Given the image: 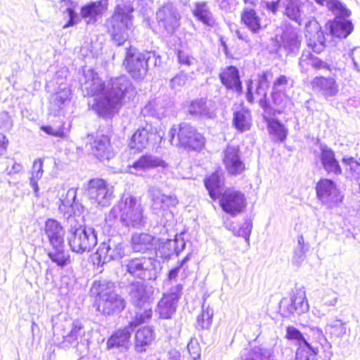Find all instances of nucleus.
Returning <instances> with one entry per match:
<instances>
[{
    "mask_svg": "<svg viewBox=\"0 0 360 360\" xmlns=\"http://www.w3.org/2000/svg\"><path fill=\"white\" fill-rule=\"evenodd\" d=\"M223 163L228 173L238 175L245 170L244 162L240 156L239 147L229 145L223 151Z\"/></svg>",
    "mask_w": 360,
    "mask_h": 360,
    "instance_id": "f3484780",
    "label": "nucleus"
},
{
    "mask_svg": "<svg viewBox=\"0 0 360 360\" xmlns=\"http://www.w3.org/2000/svg\"><path fill=\"white\" fill-rule=\"evenodd\" d=\"M278 49L283 47L288 53H296L300 46V40L297 34L291 30L284 31L280 39L276 37Z\"/></svg>",
    "mask_w": 360,
    "mask_h": 360,
    "instance_id": "72a5a7b5",
    "label": "nucleus"
},
{
    "mask_svg": "<svg viewBox=\"0 0 360 360\" xmlns=\"http://www.w3.org/2000/svg\"><path fill=\"white\" fill-rule=\"evenodd\" d=\"M307 340L317 347V345H320L323 347L328 343V340L323 335L322 330L316 327L310 328L308 334V339Z\"/></svg>",
    "mask_w": 360,
    "mask_h": 360,
    "instance_id": "bf43d9fd",
    "label": "nucleus"
},
{
    "mask_svg": "<svg viewBox=\"0 0 360 360\" xmlns=\"http://www.w3.org/2000/svg\"><path fill=\"white\" fill-rule=\"evenodd\" d=\"M297 242V245L294 250L292 262L293 264L300 266L306 258L307 248L304 247V240L302 236H298Z\"/></svg>",
    "mask_w": 360,
    "mask_h": 360,
    "instance_id": "13d9d810",
    "label": "nucleus"
},
{
    "mask_svg": "<svg viewBox=\"0 0 360 360\" xmlns=\"http://www.w3.org/2000/svg\"><path fill=\"white\" fill-rule=\"evenodd\" d=\"M284 14L290 20L299 24L301 22V2L300 0H281Z\"/></svg>",
    "mask_w": 360,
    "mask_h": 360,
    "instance_id": "c03bdc74",
    "label": "nucleus"
},
{
    "mask_svg": "<svg viewBox=\"0 0 360 360\" xmlns=\"http://www.w3.org/2000/svg\"><path fill=\"white\" fill-rule=\"evenodd\" d=\"M108 4V0L90 1L81 8V17L88 25H94L107 11Z\"/></svg>",
    "mask_w": 360,
    "mask_h": 360,
    "instance_id": "6ab92c4d",
    "label": "nucleus"
},
{
    "mask_svg": "<svg viewBox=\"0 0 360 360\" xmlns=\"http://www.w3.org/2000/svg\"><path fill=\"white\" fill-rule=\"evenodd\" d=\"M136 308L137 311L135 312L134 316L132 318L128 325L131 328H133V330L139 324L149 321L151 319L153 314L150 305L143 306L142 308Z\"/></svg>",
    "mask_w": 360,
    "mask_h": 360,
    "instance_id": "09e8293b",
    "label": "nucleus"
},
{
    "mask_svg": "<svg viewBox=\"0 0 360 360\" xmlns=\"http://www.w3.org/2000/svg\"><path fill=\"white\" fill-rule=\"evenodd\" d=\"M167 163L158 157L152 155H144L141 156L130 167V173L141 175L143 172L150 169L162 167H167Z\"/></svg>",
    "mask_w": 360,
    "mask_h": 360,
    "instance_id": "5701e85b",
    "label": "nucleus"
},
{
    "mask_svg": "<svg viewBox=\"0 0 360 360\" xmlns=\"http://www.w3.org/2000/svg\"><path fill=\"white\" fill-rule=\"evenodd\" d=\"M342 162L346 165L347 169L349 171L352 176L355 179H360V163L354 158H344Z\"/></svg>",
    "mask_w": 360,
    "mask_h": 360,
    "instance_id": "680f3d73",
    "label": "nucleus"
},
{
    "mask_svg": "<svg viewBox=\"0 0 360 360\" xmlns=\"http://www.w3.org/2000/svg\"><path fill=\"white\" fill-rule=\"evenodd\" d=\"M354 29L353 25L350 20L345 18H335L330 23V32L338 38H346L351 34Z\"/></svg>",
    "mask_w": 360,
    "mask_h": 360,
    "instance_id": "a19ab883",
    "label": "nucleus"
},
{
    "mask_svg": "<svg viewBox=\"0 0 360 360\" xmlns=\"http://www.w3.org/2000/svg\"><path fill=\"white\" fill-rule=\"evenodd\" d=\"M318 43L314 42V44H309L314 52L319 53L325 49V39L323 32H319L316 33Z\"/></svg>",
    "mask_w": 360,
    "mask_h": 360,
    "instance_id": "338daca9",
    "label": "nucleus"
},
{
    "mask_svg": "<svg viewBox=\"0 0 360 360\" xmlns=\"http://www.w3.org/2000/svg\"><path fill=\"white\" fill-rule=\"evenodd\" d=\"M44 231L51 245L64 243L65 231L58 221L49 219L45 223Z\"/></svg>",
    "mask_w": 360,
    "mask_h": 360,
    "instance_id": "2f4dec72",
    "label": "nucleus"
},
{
    "mask_svg": "<svg viewBox=\"0 0 360 360\" xmlns=\"http://www.w3.org/2000/svg\"><path fill=\"white\" fill-rule=\"evenodd\" d=\"M153 136H155V134L152 126L146 124L136 131L130 140L129 146L131 149L142 150L148 146L149 141Z\"/></svg>",
    "mask_w": 360,
    "mask_h": 360,
    "instance_id": "bb28decb",
    "label": "nucleus"
},
{
    "mask_svg": "<svg viewBox=\"0 0 360 360\" xmlns=\"http://www.w3.org/2000/svg\"><path fill=\"white\" fill-rule=\"evenodd\" d=\"M148 192L152 201V208L157 214H160L171 207H175L179 202L175 195H166L157 187H150Z\"/></svg>",
    "mask_w": 360,
    "mask_h": 360,
    "instance_id": "a211bd4d",
    "label": "nucleus"
},
{
    "mask_svg": "<svg viewBox=\"0 0 360 360\" xmlns=\"http://www.w3.org/2000/svg\"><path fill=\"white\" fill-rule=\"evenodd\" d=\"M70 98V90L63 89L53 95L50 98L49 112L56 116L64 105L69 103Z\"/></svg>",
    "mask_w": 360,
    "mask_h": 360,
    "instance_id": "ea45409f",
    "label": "nucleus"
},
{
    "mask_svg": "<svg viewBox=\"0 0 360 360\" xmlns=\"http://www.w3.org/2000/svg\"><path fill=\"white\" fill-rule=\"evenodd\" d=\"M285 338L290 340H294L295 344L300 347H308V352L312 354H318L319 352V347L309 342L302 335V333L293 326H288L286 328Z\"/></svg>",
    "mask_w": 360,
    "mask_h": 360,
    "instance_id": "c9c22d12",
    "label": "nucleus"
},
{
    "mask_svg": "<svg viewBox=\"0 0 360 360\" xmlns=\"http://www.w3.org/2000/svg\"><path fill=\"white\" fill-rule=\"evenodd\" d=\"M89 145L91 154L100 161L109 160L115 155L108 136L98 135Z\"/></svg>",
    "mask_w": 360,
    "mask_h": 360,
    "instance_id": "4be33fe9",
    "label": "nucleus"
},
{
    "mask_svg": "<svg viewBox=\"0 0 360 360\" xmlns=\"http://www.w3.org/2000/svg\"><path fill=\"white\" fill-rule=\"evenodd\" d=\"M63 343L76 348L80 354H84L88 352L89 341L86 338V330L82 321H72L69 333L63 336Z\"/></svg>",
    "mask_w": 360,
    "mask_h": 360,
    "instance_id": "ddd939ff",
    "label": "nucleus"
},
{
    "mask_svg": "<svg viewBox=\"0 0 360 360\" xmlns=\"http://www.w3.org/2000/svg\"><path fill=\"white\" fill-rule=\"evenodd\" d=\"M267 123V129L274 141L283 142L287 137L288 130L285 126L275 117L267 118L264 116Z\"/></svg>",
    "mask_w": 360,
    "mask_h": 360,
    "instance_id": "58836bf2",
    "label": "nucleus"
},
{
    "mask_svg": "<svg viewBox=\"0 0 360 360\" xmlns=\"http://www.w3.org/2000/svg\"><path fill=\"white\" fill-rule=\"evenodd\" d=\"M119 215L120 221L127 227L141 229L146 224L143 208L134 196H124L118 205L112 208L108 217L117 219Z\"/></svg>",
    "mask_w": 360,
    "mask_h": 360,
    "instance_id": "7ed1b4c3",
    "label": "nucleus"
},
{
    "mask_svg": "<svg viewBox=\"0 0 360 360\" xmlns=\"http://www.w3.org/2000/svg\"><path fill=\"white\" fill-rule=\"evenodd\" d=\"M299 65L301 71L305 73L308 72L309 67L316 70H330V65L313 55L309 51L306 50L302 51V56L300 58Z\"/></svg>",
    "mask_w": 360,
    "mask_h": 360,
    "instance_id": "c756f323",
    "label": "nucleus"
},
{
    "mask_svg": "<svg viewBox=\"0 0 360 360\" xmlns=\"http://www.w3.org/2000/svg\"><path fill=\"white\" fill-rule=\"evenodd\" d=\"M182 289V285L176 284L172 286L168 292L163 295L155 309V311L160 318L165 319L172 318V316L176 312Z\"/></svg>",
    "mask_w": 360,
    "mask_h": 360,
    "instance_id": "4468645a",
    "label": "nucleus"
},
{
    "mask_svg": "<svg viewBox=\"0 0 360 360\" xmlns=\"http://www.w3.org/2000/svg\"><path fill=\"white\" fill-rule=\"evenodd\" d=\"M222 179L218 172L213 173L205 179V186L212 199H217L220 193Z\"/></svg>",
    "mask_w": 360,
    "mask_h": 360,
    "instance_id": "de8ad7c7",
    "label": "nucleus"
},
{
    "mask_svg": "<svg viewBox=\"0 0 360 360\" xmlns=\"http://www.w3.org/2000/svg\"><path fill=\"white\" fill-rule=\"evenodd\" d=\"M129 300L136 307L150 305L152 292L147 285L139 281L131 283L128 287Z\"/></svg>",
    "mask_w": 360,
    "mask_h": 360,
    "instance_id": "412c9836",
    "label": "nucleus"
},
{
    "mask_svg": "<svg viewBox=\"0 0 360 360\" xmlns=\"http://www.w3.org/2000/svg\"><path fill=\"white\" fill-rule=\"evenodd\" d=\"M51 249L47 252L50 259L58 266L63 267L70 264V256L68 252L65 251L64 243L62 244L52 245Z\"/></svg>",
    "mask_w": 360,
    "mask_h": 360,
    "instance_id": "79ce46f5",
    "label": "nucleus"
},
{
    "mask_svg": "<svg viewBox=\"0 0 360 360\" xmlns=\"http://www.w3.org/2000/svg\"><path fill=\"white\" fill-rule=\"evenodd\" d=\"M309 304L306 300L305 291L302 288L297 289L291 297V304L288 307L290 314H301L307 311Z\"/></svg>",
    "mask_w": 360,
    "mask_h": 360,
    "instance_id": "e433bc0d",
    "label": "nucleus"
},
{
    "mask_svg": "<svg viewBox=\"0 0 360 360\" xmlns=\"http://www.w3.org/2000/svg\"><path fill=\"white\" fill-rule=\"evenodd\" d=\"M288 79L285 75H281L274 82L272 92L285 93Z\"/></svg>",
    "mask_w": 360,
    "mask_h": 360,
    "instance_id": "e2e57ef3",
    "label": "nucleus"
},
{
    "mask_svg": "<svg viewBox=\"0 0 360 360\" xmlns=\"http://www.w3.org/2000/svg\"><path fill=\"white\" fill-rule=\"evenodd\" d=\"M134 6L130 1L117 4L106 26L113 42L121 46L125 43L133 30Z\"/></svg>",
    "mask_w": 360,
    "mask_h": 360,
    "instance_id": "f03ea898",
    "label": "nucleus"
},
{
    "mask_svg": "<svg viewBox=\"0 0 360 360\" xmlns=\"http://www.w3.org/2000/svg\"><path fill=\"white\" fill-rule=\"evenodd\" d=\"M129 254L130 250L127 243L110 239L107 243L100 245L95 254L94 261L98 265L102 266L112 260L119 261Z\"/></svg>",
    "mask_w": 360,
    "mask_h": 360,
    "instance_id": "1a4fd4ad",
    "label": "nucleus"
},
{
    "mask_svg": "<svg viewBox=\"0 0 360 360\" xmlns=\"http://www.w3.org/2000/svg\"><path fill=\"white\" fill-rule=\"evenodd\" d=\"M43 159H36L32 165L31 176L30 177V185L32 188L36 197L39 196V188L38 181L41 179L44 174Z\"/></svg>",
    "mask_w": 360,
    "mask_h": 360,
    "instance_id": "a18cd8bd",
    "label": "nucleus"
},
{
    "mask_svg": "<svg viewBox=\"0 0 360 360\" xmlns=\"http://www.w3.org/2000/svg\"><path fill=\"white\" fill-rule=\"evenodd\" d=\"M150 58V53H141L135 49H127L124 65L134 79H141L146 75Z\"/></svg>",
    "mask_w": 360,
    "mask_h": 360,
    "instance_id": "9b49d317",
    "label": "nucleus"
},
{
    "mask_svg": "<svg viewBox=\"0 0 360 360\" xmlns=\"http://www.w3.org/2000/svg\"><path fill=\"white\" fill-rule=\"evenodd\" d=\"M213 309L204 302L202 305V312L198 316L197 326L202 329H207L211 326L213 317Z\"/></svg>",
    "mask_w": 360,
    "mask_h": 360,
    "instance_id": "6e6d98bb",
    "label": "nucleus"
},
{
    "mask_svg": "<svg viewBox=\"0 0 360 360\" xmlns=\"http://www.w3.org/2000/svg\"><path fill=\"white\" fill-rule=\"evenodd\" d=\"M243 355L245 356L243 360H271L269 349L257 346L250 349H245Z\"/></svg>",
    "mask_w": 360,
    "mask_h": 360,
    "instance_id": "603ef678",
    "label": "nucleus"
},
{
    "mask_svg": "<svg viewBox=\"0 0 360 360\" xmlns=\"http://www.w3.org/2000/svg\"><path fill=\"white\" fill-rule=\"evenodd\" d=\"M316 191L319 200L328 208L338 205L340 200V193L336 184L332 180L328 179L320 180L316 185Z\"/></svg>",
    "mask_w": 360,
    "mask_h": 360,
    "instance_id": "dca6fc26",
    "label": "nucleus"
},
{
    "mask_svg": "<svg viewBox=\"0 0 360 360\" xmlns=\"http://www.w3.org/2000/svg\"><path fill=\"white\" fill-rule=\"evenodd\" d=\"M160 98H155L148 101L143 109V114H150L152 116L159 117L164 113L162 105L160 103Z\"/></svg>",
    "mask_w": 360,
    "mask_h": 360,
    "instance_id": "052dcab7",
    "label": "nucleus"
},
{
    "mask_svg": "<svg viewBox=\"0 0 360 360\" xmlns=\"http://www.w3.org/2000/svg\"><path fill=\"white\" fill-rule=\"evenodd\" d=\"M68 243L72 252L82 254L90 252L97 244V234L89 226H71L68 232Z\"/></svg>",
    "mask_w": 360,
    "mask_h": 360,
    "instance_id": "423d86ee",
    "label": "nucleus"
},
{
    "mask_svg": "<svg viewBox=\"0 0 360 360\" xmlns=\"http://www.w3.org/2000/svg\"><path fill=\"white\" fill-rule=\"evenodd\" d=\"M92 290L99 297L98 310L110 315L120 312L125 307V301L114 290V284L105 281H94Z\"/></svg>",
    "mask_w": 360,
    "mask_h": 360,
    "instance_id": "20e7f679",
    "label": "nucleus"
},
{
    "mask_svg": "<svg viewBox=\"0 0 360 360\" xmlns=\"http://www.w3.org/2000/svg\"><path fill=\"white\" fill-rule=\"evenodd\" d=\"M155 19L160 28L167 34L172 35L181 26V15L174 3L167 1L158 8Z\"/></svg>",
    "mask_w": 360,
    "mask_h": 360,
    "instance_id": "6e6552de",
    "label": "nucleus"
},
{
    "mask_svg": "<svg viewBox=\"0 0 360 360\" xmlns=\"http://www.w3.org/2000/svg\"><path fill=\"white\" fill-rule=\"evenodd\" d=\"M240 18L241 22L252 33L257 34L261 30V18L255 9L245 7L241 13Z\"/></svg>",
    "mask_w": 360,
    "mask_h": 360,
    "instance_id": "4c0bfd02",
    "label": "nucleus"
},
{
    "mask_svg": "<svg viewBox=\"0 0 360 360\" xmlns=\"http://www.w3.org/2000/svg\"><path fill=\"white\" fill-rule=\"evenodd\" d=\"M325 330L333 337L342 338L347 333L346 323L340 319L333 320L326 324Z\"/></svg>",
    "mask_w": 360,
    "mask_h": 360,
    "instance_id": "5fc2aeb1",
    "label": "nucleus"
},
{
    "mask_svg": "<svg viewBox=\"0 0 360 360\" xmlns=\"http://www.w3.org/2000/svg\"><path fill=\"white\" fill-rule=\"evenodd\" d=\"M192 14L198 20L209 27L217 25L214 14L206 1L195 2L192 9Z\"/></svg>",
    "mask_w": 360,
    "mask_h": 360,
    "instance_id": "c85d7f7f",
    "label": "nucleus"
},
{
    "mask_svg": "<svg viewBox=\"0 0 360 360\" xmlns=\"http://www.w3.org/2000/svg\"><path fill=\"white\" fill-rule=\"evenodd\" d=\"M324 6L336 16L335 18H346L351 15V11L339 0H326Z\"/></svg>",
    "mask_w": 360,
    "mask_h": 360,
    "instance_id": "8fccbe9b",
    "label": "nucleus"
},
{
    "mask_svg": "<svg viewBox=\"0 0 360 360\" xmlns=\"http://www.w3.org/2000/svg\"><path fill=\"white\" fill-rule=\"evenodd\" d=\"M86 193L92 204L107 207L113 198V188L102 179H92L88 182Z\"/></svg>",
    "mask_w": 360,
    "mask_h": 360,
    "instance_id": "9d476101",
    "label": "nucleus"
},
{
    "mask_svg": "<svg viewBox=\"0 0 360 360\" xmlns=\"http://www.w3.org/2000/svg\"><path fill=\"white\" fill-rule=\"evenodd\" d=\"M321 162L324 169L328 173L336 175L341 174L342 169L338 161L335 159V153L332 149L326 146H321Z\"/></svg>",
    "mask_w": 360,
    "mask_h": 360,
    "instance_id": "473e14b6",
    "label": "nucleus"
},
{
    "mask_svg": "<svg viewBox=\"0 0 360 360\" xmlns=\"http://www.w3.org/2000/svg\"><path fill=\"white\" fill-rule=\"evenodd\" d=\"M155 339L154 329L150 326L139 328L135 334L134 349L143 353L152 345Z\"/></svg>",
    "mask_w": 360,
    "mask_h": 360,
    "instance_id": "393cba45",
    "label": "nucleus"
},
{
    "mask_svg": "<svg viewBox=\"0 0 360 360\" xmlns=\"http://www.w3.org/2000/svg\"><path fill=\"white\" fill-rule=\"evenodd\" d=\"M186 242L181 237H177L173 240H167L162 242L158 248V254L164 259H169L173 255L176 256L184 250Z\"/></svg>",
    "mask_w": 360,
    "mask_h": 360,
    "instance_id": "cd10ccee",
    "label": "nucleus"
},
{
    "mask_svg": "<svg viewBox=\"0 0 360 360\" xmlns=\"http://www.w3.org/2000/svg\"><path fill=\"white\" fill-rule=\"evenodd\" d=\"M160 262L153 257L145 256L126 260L122 269L135 278L144 281H155L158 278Z\"/></svg>",
    "mask_w": 360,
    "mask_h": 360,
    "instance_id": "0eeeda50",
    "label": "nucleus"
},
{
    "mask_svg": "<svg viewBox=\"0 0 360 360\" xmlns=\"http://www.w3.org/2000/svg\"><path fill=\"white\" fill-rule=\"evenodd\" d=\"M251 114L248 110L241 109L234 112L233 124L241 131H247L251 127Z\"/></svg>",
    "mask_w": 360,
    "mask_h": 360,
    "instance_id": "49530a36",
    "label": "nucleus"
},
{
    "mask_svg": "<svg viewBox=\"0 0 360 360\" xmlns=\"http://www.w3.org/2000/svg\"><path fill=\"white\" fill-rule=\"evenodd\" d=\"M271 97L273 103L276 108L274 110L271 108L270 112L273 110L272 114L274 116H275L276 113H283L290 104L289 97L286 95L285 93L277 92H271Z\"/></svg>",
    "mask_w": 360,
    "mask_h": 360,
    "instance_id": "864d4df0",
    "label": "nucleus"
},
{
    "mask_svg": "<svg viewBox=\"0 0 360 360\" xmlns=\"http://www.w3.org/2000/svg\"><path fill=\"white\" fill-rule=\"evenodd\" d=\"M280 5H281V0L271 1H264L262 2V7L271 12L273 14H276L278 12Z\"/></svg>",
    "mask_w": 360,
    "mask_h": 360,
    "instance_id": "774afa93",
    "label": "nucleus"
},
{
    "mask_svg": "<svg viewBox=\"0 0 360 360\" xmlns=\"http://www.w3.org/2000/svg\"><path fill=\"white\" fill-rule=\"evenodd\" d=\"M186 80L187 75L181 72L170 80V86L173 89L178 90L186 84Z\"/></svg>",
    "mask_w": 360,
    "mask_h": 360,
    "instance_id": "0e129e2a",
    "label": "nucleus"
},
{
    "mask_svg": "<svg viewBox=\"0 0 360 360\" xmlns=\"http://www.w3.org/2000/svg\"><path fill=\"white\" fill-rule=\"evenodd\" d=\"M219 78L227 89L239 94L242 92V85L237 68L231 65L226 67L221 72Z\"/></svg>",
    "mask_w": 360,
    "mask_h": 360,
    "instance_id": "a878e982",
    "label": "nucleus"
},
{
    "mask_svg": "<svg viewBox=\"0 0 360 360\" xmlns=\"http://www.w3.org/2000/svg\"><path fill=\"white\" fill-rule=\"evenodd\" d=\"M324 6L336 16L335 18H346L351 15V11L339 0H326Z\"/></svg>",
    "mask_w": 360,
    "mask_h": 360,
    "instance_id": "3c124183",
    "label": "nucleus"
},
{
    "mask_svg": "<svg viewBox=\"0 0 360 360\" xmlns=\"http://www.w3.org/2000/svg\"><path fill=\"white\" fill-rule=\"evenodd\" d=\"M226 228L231 231L234 236L243 237L248 243H249L250 236L252 229V223L250 220H246L239 229H236L233 223L226 224Z\"/></svg>",
    "mask_w": 360,
    "mask_h": 360,
    "instance_id": "4d7b16f0",
    "label": "nucleus"
},
{
    "mask_svg": "<svg viewBox=\"0 0 360 360\" xmlns=\"http://www.w3.org/2000/svg\"><path fill=\"white\" fill-rule=\"evenodd\" d=\"M81 90L84 96L94 97L89 105L98 115L103 117L112 115L127 98H133L136 91L126 76L116 77L107 86L92 69H84L79 79Z\"/></svg>",
    "mask_w": 360,
    "mask_h": 360,
    "instance_id": "f257e3e1",
    "label": "nucleus"
},
{
    "mask_svg": "<svg viewBox=\"0 0 360 360\" xmlns=\"http://www.w3.org/2000/svg\"><path fill=\"white\" fill-rule=\"evenodd\" d=\"M220 205L225 212L235 217L243 211L247 205V201L243 193L229 189L222 194Z\"/></svg>",
    "mask_w": 360,
    "mask_h": 360,
    "instance_id": "2eb2a0df",
    "label": "nucleus"
},
{
    "mask_svg": "<svg viewBox=\"0 0 360 360\" xmlns=\"http://www.w3.org/2000/svg\"><path fill=\"white\" fill-rule=\"evenodd\" d=\"M169 142L173 146H181L186 148L197 150L205 145V138L191 124H180L173 126L168 132Z\"/></svg>",
    "mask_w": 360,
    "mask_h": 360,
    "instance_id": "39448f33",
    "label": "nucleus"
},
{
    "mask_svg": "<svg viewBox=\"0 0 360 360\" xmlns=\"http://www.w3.org/2000/svg\"><path fill=\"white\" fill-rule=\"evenodd\" d=\"M155 238L146 233H134L131 238V248L135 252L145 253L153 248Z\"/></svg>",
    "mask_w": 360,
    "mask_h": 360,
    "instance_id": "7c9ffc66",
    "label": "nucleus"
},
{
    "mask_svg": "<svg viewBox=\"0 0 360 360\" xmlns=\"http://www.w3.org/2000/svg\"><path fill=\"white\" fill-rule=\"evenodd\" d=\"M311 84L315 91L326 98L335 96L338 93V85L333 77H316Z\"/></svg>",
    "mask_w": 360,
    "mask_h": 360,
    "instance_id": "b1692460",
    "label": "nucleus"
},
{
    "mask_svg": "<svg viewBox=\"0 0 360 360\" xmlns=\"http://www.w3.org/2000/svg\"><path fill=\"white\" fill-rule=\"evenodd\" d=\"M134 331L130 326H125L112 334L107 341V347L111 349L113 347L128 348L130 342L131 333Z\"/></svg>",
    "mask_w": 360,
    "mask_h": 360,
    "instance_id": "f704fd0d",
    "label": "nucleus"
},
{
    "mask_svg": "<svg viewBox=\"0 0 360 360\" xmlns=\"http://www.w3.org/2000/svg\"><path fill=\"white\" fill-rule=\"evenodd\" d=\"M268 72H263L258 76V81L255 92L253 91V82L249 80L247 86L246 98L249 103H253L257 101L265 113L270 112L271 107L266 101L267 90L269 86L268 81Z\"/></svg>",
    "mask_w": 360,
    "mask_h": 360,
    "instance_id": "f8f14e48",
    "label": "nucleus"
},
{
    "mask_svg": "<svg viewBox=\"0 0 360 360\" xmlns=\"http://www.w3.org/2000/svg\"><path fill=\"white\" fill-rule=\"evenodd\" d=\"M178 59L179 63L186 66H191L196 63V59L184 51H178Z\"/></svg>",
    "mask_w": 360,
    "mask_h": 360,
    "instance_id": "69168bd1",
    "label": "nucleus"
},
{
    "mask_svg": "<svg viewBox=\"0 0 360 360\" xmlns=\"http://www.w3.org/2000/svg\"><path fill=\"white\" fill-rule=\"evenodd\" d=\"M216 105L214 101L207 98L193 100L188 107V112L192 116L200 119H214L216 116Z\"/></svg>",
    "mask_w": 360,
    "mask_h": 360,
    "instance_id": "aec40b11",
    "label": "nucleus"
},
{
    "mask_svg": "<svg viewBox=\"0 0 360 360\" xmlns=\"http://www.w3.org/2000/svg\"><path fill=\"white\" fill-rule=\"evenodd\" d=\"M76 196L77 190L71 188L67 191L65 197L60 200L58 210L65 217L69 218L74 212L73 207Z\"/></svg>",
    "mask_w": 360,
    "mask_h": 360,
    "instance_id": "37998d69",
    "label": "nucleus"
}]
</instances>
